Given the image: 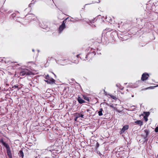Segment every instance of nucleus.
<instances>
[{
    "mask_svg": "<svg viewBox=\"0 0 158 158\" xmlns=\"http://www.w3.org/2000/svg\"><path fill=\"white\" fill-rule=\"evenodd\" d=\"M149 75L147 73H144L142 75L141 79H147L149 78Z\"/></svg>",
    "mask_w": 158,
    "mask_h": 158,
    "instance_id": "obj_1",
    "label": "nucleus"
},
{
    "mask_svg": "<svg viewBox=\"0 0 158 158\" xmlns=\"http://www.w3.org/2000/svg\"><path fill=\"white\" fill-rule=\"evenodd\" d=\"M47 84H52L54 83V80H44Z\"/></svg>",
    "mask_w": 158,
    "mask_h": 158,
    "instance_id": "obj_2",
    "label": "nucleus"
},
{
    "mask_svg": "<svg viewBox=\"0 0 158 158\" xmlns=\"http://www.w3.org/2000/svg\"><path fill=\"white\" fill-rule=\"evenodd\" d=\"M64 22V21H63V23L59 27V29L60 31H61L65 28V24Z\"/></svg>",
    "mask_w": 158,
    "mask_h": 158,
    "instance_id": "obj_3",
    "label": "nucleus"
},
{
    "mask_svg": "<svg viewBox=\"0 0 158 158\" xmlns=\"http://www.w3.org/2000/svg\"><path fill=\"white\" fill-rule=\"evenodd\" d=\"M128 127L129 126L128 125H126L123 126L121 131V133H123L125 131L128 129Z\"/></svg>",
    "mask_w": 158,
    "mask_h": 158,
    "instance_id": "obj_4",
    "label": "nucleus"
},
{
    "mask_svg": "<svg viewBox=\"0 0 158 158\" xmlns=\"http://www.w3.org/2000/svg\"><path fill=\"white\" fill-rule=\"evenodd\" d=\"M144 131L145 133V135H143V136L144 138H146L149 133V131L145 129L144 130Z\"/></svg>",
    "mask_w": 158,
    "mask_h": 158,
    "instance_id": "obj_5",
    "label": "nucleus"
},
{
    "mask_svg": "<svg viewBox=\"0 0 158 158\" xmlns=\"http://www.w3.org/2000/svg\"><path fill=\"white\" fill-rule=\"evenodd\" d=\"M30 73L28 72V70L27 69L25 70L24 71L21 72L20 73V74L22 75H24L25 74L30 75Z\"/></svg>",
    "mask_w": 158,
    "mask_h": 158,
    "instance_id": "obj_6",
    "label": "nucleus"
},
{
    "mask_svg": "<svg viewBox=\"0 0 158 158\" xmlns=\"http://www.w3.org/2000/svg\"><path fill=\"white\" fill-rule=\"evenodd\" d=\"M7 155L9 158H12V155L10 150V149H8L6 150Z\"/></svg>",
    "mask_w": 158,
    "mask_h": 158,
    "instance_id": "obj_7",
    "label": "nucleus"
},
{
    "mask_svg": "<svg viewBox=\"0 0 158 158\" xmlns=\"http://www.w3.org/2000/svg\"><path fill=\"white\" fill-rule=\"evenodd\" d=\"M77 100L79 103L81 104L85 102V101L80 97H78V98Z\"/></svg>",
    "mask_w": 158,
    "mask_h": 158,
    "instance_id": "obj_8",
    "label": "nucleus"
},
{
    "mask_svg": "<svg viewBox=\"0 0 158 158\" xmlns=\"http://www.w3.org/2000/svg\"><path fill=\"white\" fill-rule=\"evenodd\" d=\"M135 123L136 124L139 125L140 126L142 125L143 124V122L139 120L135 121Z\"/></svg>",
    "mask_w": 158,
    "mask_h": 158,
    "instance_id": "obj_9",
    "label": "nucleus"
},
{
    "mask_svg": "<svg viewBox=\"0 0 158 158\" xmlns=\"http://www.w3.org/2000/svg\"><path fill=\"white\" fill-rule=\"evenodd\" d=\"M103 111V110L102 108H100L99 109V110L98 112V115L99 116H101L103 115L102 111Z\"/></svg>",
    "mask_w": 158,
    "mask_h": 158,
    "instance_id": "obj_10",
    "label": "nucleus"
},
{
    "mask_svg": "<svg viewBox=\"0 0 158 158\" xmlns=\"http://www.w3.org/2000/svg\"><path fill=\"white\" fill-rule=\"evenodd\" d=\"M116 86L118 87L121 90H123L124 88V87L123 86H121L119 84H117L116 85Z\"/></svg>",
    "mask_w": 158,
    "mask_h": 158,
    "instance_id": "obj_11",
    "label": "nucleus"
},
{
    "mask_svg": "<svg viewBox=\"0 0 158 158\" xmlns=\"http://www.w3.org/2000/svg\"><path fill=\"white\" fill-rule=\"evenodd\" d=\"M2 145L6 148V150L10 148L9 145L7 143H5Z\"/></svg>",
    "mask_w": 158,
    "mask_h": 158,
    "instance_id": "obj_12",
    "label": "nucleus"
},
{
    "mask_svg": "<svg viewBox=\"0 0 158 158\" xmlns=\"http://www.w3.org/2000/svg\"><path fill=\"white\" fill-rule=\"evenodd\" d=\"M19 154L20 156H21L22 158L23 157L24 154L22 151H20Z\"/></svg>",
    "mask_w": 158,
    "mask_h": 158,
    "instance_id": "obj_13",
    "label": "nucleus"
},
{
    "mask_svg": "<svg viewBox=\"0 0 158 158\" xmlns=\"http://www.w3.org/2000/svg\"><path fill=\"white\" fill-rule=\"evenodd\" d=\"M156 86H151V87H148L147 88H146L145 89H153L154 88H155V87H157V86H158V84H156Z\"/></svg>",
    "mask_w": 158,
    "mask_h": 158,
    "instance_id": "obj_14",
    "label": "nucleus"
},
{
    "mask_svg": "<svg viewBox=\"0 0 158 158\" xmlns=\"http://www.w3.org/2000/svg\"><path fill=\"white\" fill-rule=\"evenodd\" d=\"M109 96L111 98L114 100H116L117 99V98L115 96H113L111 95H109Z\"/></svg>",
    "mask_w": 158,
    "mask_h": 158,
    "instance_id": "obj_15",
    "label": "nucleus"
},
{
    "mask_svg": "<svg viewBox=\"0 0 158 158\" xmlns=\"http://www.w3.org/2000/svg\"><path fill=\"white\" fill-rule=\"evenodd\" d=\"M83 97L84 99L86 100L87 101H89V98L86 96H83Z\"/></svg>",
    "mask_w": 158,
    "mask_h": 158,
    "instance_id": "obj_16",
    "label": "nucleus"
},
{
    "mask_svg": "<svg viewBox=\"0 0 158 158\" xmlns=\"http://www.w3.org/2000/svg\"><path fill=\"white\" fill-rule=\"evenodd\" d=\"M84 115L83 114H78V115L77 116V117L79 118L80 117H81V118H84Z\"/></svg>",
    "mask_w": 158,
    "mask_h": 158,
    "instance_id": "obj_17",
    "label": "nucleus"
},
{
    "mask_svg": "<svg viewBox=\"0 0 158 158\" xmlns=\"http://www.w3.org/2000/svg\"><path fill=\"white\" fill-rule=\"evenodd\" d=\"M131 97H134V95L131 94H128V97L129 98H130V97H131Z\"/></svg>",
    "mask_w": 158,
    "mask_h": 158,
    "instance_id": "obj_18",
    "label": "nucleus"
},
{
    "mask_svg": "<svg viewBox=\"0 0 158 158\" xmlns=\"http://www.w3.org/2000/svg\"><path fill=\"white\" fill-rule=\"evenodd\" d=\"M0 142L1 143H2V144H4L5 143V142H4V141H3V139H0Z\"/></svg>",
    "mask_w": 158,
    "mask_h": 158,
    "instance_id": "obj_19",
    "label": "nucleus"
},
{
    "mask_svg": "<svg viewBox=\"0 0 158 158\" xmlns=\"http://www.w3.org/2000/svg\"><path fill=\"white\" fill-rule=\"evenodd\" d=\"M145 116H146V117H148L149 115V112H145Z\"/></svg>",
    "mask_w": 158,
    "mask_h": 158,
    "instance_id": "obj_20",
    "label": "nucleus"
},
{
    "mask_svg": "<svg viewBox=\"0 0 158 158\" xmlns=\"http://www.w3.org/2000/svg\"><path fill=\"white\" fill-rule=\"evenodd\" d=\"M147 117H146V116H144V120L146 122L148 120Z\"/></svg>",
    "mask_w": 158,
    "mask_h": 158,
    "instance_id": "obj_21",
    "label": "nucleus"
},
{
    "mask_svg": "<svg viewBox=\"0 0 158 158\" xmlns=\"http://www.w3.org/2000/svg\"><path fill=\"white\" fill-rule=\"evenodd\" d=\"M155 131L156 132H158V127H156L155 129Z\"/></svg>",
    "mask_w": 158,
    "mask_h": 158,
    "instance_id": "obj_22",
    "label": "nucleus"
},
{
    "mask_svg": "<svg viewBox=\"0 0 158 158\" xmlns=\"http://www.w3.org/2000/svg\"><path fill=\"white\" fill-rule=\"evenodd\" d=\"M97 153L100 156L101 155V153H100V152L99 151H97Z\"/></svg>",
    "mask_w": 158,
    "mask_h": 158,
    "instance_id": "obj_23",
    "label": "nucleus"
},
{
    "mask_svg": "<svg viewBox=\"0 0 158 158\" xmlns=\"http://www.w3.org/2000/svg\"><path fill=\"white\" fill-rule=\"evenodd\" d=\"M78 118V117H77H77L75 118V120L76 121H77Z\"/></svg>",
    "mask_w": 158,
    "mask_h": 158,
    "instance_id": "obj_24",
    "label": "nucleus"
},
{
    "mask_svg": "<svg viewBox=\"0 0 158 158\" xmlns=\"http://www.w3.org/2000/svg\"><path fill=\"white\" fill-rule=\"evenodd\" d=\"M90 110V109H87V110H86V111H87V112H89Z\"/></svg>",
    "mask_w": 158,
    "mask_h": 158,
    "instance_id": "obj_25",
    "label": "nucleus"
},
{
    "mask_svg": "<svg viewBox=\"0 0 158 158\" xmlns=\"http://www.w3.org/2000/svg\"><path fill=\"white\" fill-rule=\"evenodd\" d=\"M14 87L16 88L18 87V86L17 85H15Z\"/></svg>",
    "mask_w": 158,
    "mask_h": 158,
    "instance_id": "obj_26",
    "label": "nucleus"
},
{
    "mask_svg": "<svg viewBox=\"0 0 158 158\" xmlns=\"http://www.w3.org/2000/svg\"><path fill=\"white\" fill-rule=\"evenodd\" d=\"M120 92L122 94H125V92H121V91H120Z\"/></svg>",
    "mask_w": 158,
    "mask_h": 158,
    "instance_id": "obj_27",
    "label": "nucleus"
},
{
    "mask_svg": "<svg viewBox=\"0 0 158 158\" xmlns=\"http://www.w3.org/2000/svg\"><path fill=\"white\" fill-rule=\"evenodd\" d=\"M155 80H154V82L158 83V81H156Z\"/></svg>",
    "mask_w": 158,
    "mask_h": 158,
    "instance_id": "obj_28",
    "label": "nucleus"
},
{
    "mask_svg": "<svg viewBox=\"0 0 158 158\" xmlns=\"http://www.w3.org/2000/svg\"><path fill=\"white\" fill-rule=\"evenodd\" d=\"M143 81H144L145 80H144V79H143V80H142Z\"/></svg>",
    "mask_w": 158,
    "mask_h": 158,
    "instance_id": "obj_29",
    "label": "nucleus"
},
{
    "mask_svg": "<svg viewBox=\"0 0 158 158\" xmlns=\"http://www.w3.org/2000/svg\"><path fill=\"white\" fill-rule=\"evenodd\" d=\"M127 90H128V89H126V91H127Z\"/></svg>",
    "mask_w": 158,
    "mask_h": 158,
    "instance_id": "obj_30",
    "label": "nucleus"
}]
</instances>
